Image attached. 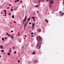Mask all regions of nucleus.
I'll list each match as a JSON object with an SVG mask.
<instances>
[{"mask_svg": "<svg viewBox=\"0 0 64 64\" xmlns=\"http://www.w3.org/2000/svg\"><path fill=\"white\" fill-rule=\"evenodd\" d=\"M13 32V30H12L11 31V32Z\"/></svg>", "mask_w": 64, "mask_h": 64, "instance_id": "473e14b6", "label": "nucleus"}, {"mask_svg": "<svg viewBox=\"0 0 64 64\" xmlns=\"http://www.w3.org/2000/svg\"><path fill=\"white\" fill-rule=\"evenodd\" d=\"M38 32H40L41 31V30L40 29H38Z\"/></svg>", "mask_w": 64, "mask_h": 64, "instance_id": "f8f14e48", "label": "nucleus"}, {"mask_svg": "<svg viewBox=\"0 0 64 64\" xmlns=\"http://www.w3.org/2000/svg\"><path fill=\"white\" fill-rule=\"evenodd\" d=\"M10 8L9 7H7V8H8V9H9Z\"/></svg>", "mask_w": 64, "mask_h": 64, "instance_id": "7c9ffc66", "label": "nucleus"}, {"mask_svg": "<svg viewBox=\"0 0 64 64\" xmlns=\"http://www.w3.org/2000/svg\"><path fill=\"white\" fill-rule=\"evenodd\" d=\"M38 6V5H37L36 6V7H37Z\"/></svg>", "mask_w": 64, "mask_h": 64, "instance_id": "72a5a7b5", "label": "nucleus"}, {"mask_svg": "<svg viewBox=\"0 0 64 64\" xmlns=\"http://www.w3.org/2000/svg\"><path fill=\"white\" fill-rule=\"evenodd\" d=\"M9 15H11V13H9Z\"/></svg>", "mask_w": 64, "mask_h": 64, "instance_id": "58836bf2", "label": "nucleus"}, {"mask_svg": "<svg viewBox=\"0 0 64 64\" xmlns=\"http://www.w3.org/2000/svg\"><path fill=\"white\" fill-rule=\"evenodd\" d=\"M1 56H0V58H1Z\"/></svg>", "mask_w": 64, "mask_h": 64, "instance_id": "e2e57ef3", "label": "nucleus"}, {"mask_svg": "<svg viewBox=\"0 0 64 64\" xmlns=\"http://www.w3.org/2000/svg\"><path fill=\"white\" fill-rule=\"evenodd\" d=\"M14 22V23H16V22L15 21Z\"/></svg>", "mask_w": 64, "mask_h": 64, "instance_id": "5fc2aeb1", "label": "nucleus"}, {"mask_svg": "<svg viewBox=\"0 0 64 64\" xmlns=\"http://www.w3.org/2000/svg\"><path fill=\"white\" fill-rule=\"evenodd\" d=\"M4 38H5V39H6L7 38H6V37H5Z\"/></svg>", "mask_w": 64, "mask_h": 64, "instance_id": "4c0bfd02", "label": "nucleus"}, {"mask_svg": "<svg viewBox=\"0 0 64 64\" xmlns=\"http://www.w3.org/2000/svg\"><path fill=\"white\" fill-rule=\"evenodd\" d=\"M12 38H14V36H12Z\"/></svg>", "mask_w": 64, "mask_h": 64, "instance_id": "a19ab883", "label": "nucleus"}, {"mask_svg": "<svg viewBox=\"0 0 64 64\" xmlns=\"http://www.w3.org/2000/svg\"><path fill=\"white\" fill-rule=\"evenodd\" d=\"M2 41H4V38H2Z\"/></svg>", "mask_w": 64, "mask_h": 64, "instance_id": "0eeeda50", "label": "nucleus"}, {"mask_svg": "<svg viewBox=\"0 0 64 64\" xmlns=\"http://www.w3.org/2000/svg\"><path fill=\"white\" fill-rule=\"evenodd\" d=\"M11 10L12 11H13V9H11Z\"/></svg>", "mask_w": 64, "mask_h": 64, "instance_id": "cd10ccee", "label": "nucleus"}, {"mask_svg": "<svg viewBox=\"0 0 64 64\" xmlns=\"http://www.w3.org/2000/svg\"><path fill=\"white\" fill-rule=\"evenodd\" d=\"M60 14L61 13V12H60Z\"/></svg>", "mask_w": 64, "mask_h": 64, "instance_id": "603ef678", "label": "nucleus"}, {"mask_svg": "<svg viewBox=\"0 0 64 64\" xmlns=\"http://www.w3.org/2000/svg\"><path fill=\"white\" fill-rule=\"evenodd\" d=\"M20 34V33L19 32L18 33V34Z\"/></svg>", "mask_w": 64, "mask_h": 64, "instance_id": "6e6d98bb", "label": "nucleus"}, {"mask_svg": "<svg viewBox=\"0 0 64 64\" xmlns=\"http://www.w3.org/2000/svg\"><path fill=\"white\" fill-rule=\"evenodd\" d=\"M8 56H10V53L9 52H8Z\"/></svg>", "mask_w": 64, "mask_h": 64, "instance_id": "423d86ee", "label": "nucleus"}, {"mask_svg": "<svg viewBox=\"0 0 64 64\" xmlns=\"http://www.w3.org/2000/svg\"><path fill=\"white\" fill-rule=\"evenodd\" d=\"M26 18H27V17L26 16H25V19L26 20Z\"/></svg>", "mask_w": 64, "mask_h": 64, "instance_id": "dca6fc26", "label": "nucleus"}, {"mask_svg": "<svg viewBox=\"0 0 64 64\" xmlns=\"http://www.w3.org/2000/svg\"><path fill=\"white\" fill-rule=\"evenodd\" d=\"M20 3H22V2L21 1H20Z\"/></svg>", "mask_w": 64, "mask_h": 64, "instance_id": "a18cd8bd", "label": "nucleus"}, {"mask_svg": "<svg viewBox=\"0 0 64 64\" xmlns=\"http://www.w3.org/2000/svg\"><path fill=\"white\" fill-rule=\"evenodd\" d=\"M24 22H23V24Z\"/></svg>", "mask_w": 64, "mask_h": 64, "instance_id": "680f3d73", "label": "nucleus"}, {"mask_svg": "<svg viewBox=\"0 0 64 64\" xmlns=\"http://www.w3.org/2000/svg\"><path fill=\"white\" fill-rule=\"evenodd\" d=\"M34 23H33V24H32V26H33V27H34Z\"/></svg>", "mask_w": 64, "mask_h": 64, "instance_id": "39448f33", "label": "nucleus"}, {"mask_svg": "<svg viewBox=\"0 0 64 64\" xmlns=\"http://www.w3.org/2000/svg\"><path fill=\"white\" fill-rule=\"evenodd\" d=\"M24 39H26V38H24Z\"/></svg>", "mask_w": 64, "mask_h": 64, "instance_id": "13d9d810", "label": "nucleus"}, {"mask_svg": "<svg viewBox=\"0 0 64 64\" xmlns=\"http://www.w3.org/2000/svg\"><path fill=\"white\" fill-rule=\"evenodd\" d=\"M45 20L46 21V22L48 23V20H47L46 19H45Z\"/></svg>", "mask_w": 64, "mask_h": 64, "instance_id": "20e7f679", "label": "nucleus"}, {"mask_svg": "<svg viewBox=\"0 0 64 64\" xmlns=\"http://www.w3.org/2000/svg\"><path fill=\"white\" fill-rule=\"evenodd\" d=\"M26 35H25V37H26Z\"/></svg>", "mask_w": 64, "mask_h": 64, "instance_id": "8fccbe9b", "label": "nucleus"}, {"mask_svg": "<svg viewBox=\"0 0 64 64\" xmlns=\"http://www.w3.org/2000/svg\"><path fill=\"white\" fill-rule=\"evenodd\" d=\"M30 20V18H28V21H29Z\"/></svg>", "mask_w": 64, "mask_h": 64, "instance_id": "f3484780", "label": "nucleus"}, {"mask_svg": "<svg viewBox=\"0 0 64 64\" xmlns=\"http://www.w3.org/2000/svg\"><path fill=\"white\" fill-rule=\"evenodd\" d=\"M44 1L42 0H41L40 1V2H43Z\"/></svg>", "mask_w": 64, "mask_h": 64, "instance_id": "6ab92c4d", "label": "nucleus"}, {"mask_svg": "<svg viewBox=\"0 0 64 64\" xmlns=\"http://www.w3.org/2000/svg\"><path fill=\"white\" fill-rule=\"evenodd\" d=\"M40 46H38V49H40Z\"/></svg>", "mask_w": 64, "mask_h": 64, "instance_id": "4468645a", "label": "nucleus"}, {"mask_svg": "<svg viewBox=\"0 0 64 64\" xmlns=\"http://www.w3.org/2000/svg\"><path fill=\"white\" fill-rule=\"evenodd\" d=\"M2 52H4V51L3 50H2Z\"/></svg>", "mask_w": 64, "mask_h": 64, "instance_id": "b1692460", "label": "nucleus"}, {"mask_svg": "<svg viewBox=\"0 0 64 64\" xmlns=\"http://www.w3.org/2000/svg\"><path fill=\"white\" fill-rule=\"evenodd\" d=\"M11 48H10V50H11Z\"/></svg>", "mask_w": 64, "mask_h": 64, "instance_id": "338daca9", "label": "nucleus"}, {"mask_svg": "<svg viewBox=\"0 0 64 64\" xmlns=\"http://www.w3.org/2000/svg\"><path fill=\"white\" fill-rule=\"evenodd\" d=\"M10 24H11V22H10Z\"/></svg>", "mask_w": 64, "mask_h": 64, "instance_id": "0e129e2a", "label": "nucleus"}, {"mask_svg": "<svg viewBox=\"0 0 64 64\" xmlns=\"http://www.w3.org/2000/svg\"><path fill=\"white\" fill-rule=\"evenodd\" d=\"M11 50H9V52H10V53H11Z\"/></svg>", "mask_w": 64, "mask_h": 64, "instance_id": "412c9836", "label": "nucleus"}, {"mask_svg": "<svg viewBox=\"0 0 64 64\" xmlns=\"http://www.w3.org/2000/svg\"><path fill=\"white\" fill-rule=\"evenodd\" d=\"M49 3L51 4H52L54 3V1L52 0H50L49 1Z\"/></svg>", "mask_w": 64, "mask_h": 64, "instance_id": "f03ea898", "label": "nucleus"}, {"mask_svg": "<svg viewBox=\"0 0 64 64\" xmlns=\"http://www.w3.org/2000/svg\"><path fill=\"white\" fill-rule=\"evenodd\" d=\"M26 28V27H25V26H24V28Z\"/></svg>", "mask_w": 64, "mask_h": 64, "instance_id": "864d4df0", "label": "nucleus"}, {"mask_svg": "<svg viewBox=\"0 0 64 64\" xmlns=\"http://www.w3.org/2000/svg\"><path fill=\"white\" fill-rule=\"evenodd\" d=\"M4 16H6V14H5V15H4Z\"/></svg>", "mask_w": 64, "mask_h": 64, "instance_id": "37998d69", "label": "nucleus"}, {"mask_svg": "<svg viewBox=\"0 0 64 64\" xmlns=\"http://www.w3.org/2000/svg\"><path fill=\"white\" fill-rule=\"evenodd\" d=\"M36 39L37 40L38 42V44L39 43H40L41 42H42L41 38L40 36H37L36 38Z\"/></svg>", "mask_w": 64, "mask_h": 64, "instance_id": "f257e3e1", "label": "nucleus"}, {"mask_svg": "<svg viewBox=\"0 0 64 64\" xmlns=\"http://www.w3.org/2000/svg\"><path fill=\"white\" fill-rule=\"evenodd\" d=\"M38 2H40V1H38Z\"/></svg>", "mask_w": 64, "mask_h": 64, "instance_id": "774afa93", "label": "nucleus"}, {"mask_svg": "<svg viewBox=\"0 0 64 64\" xmlns=\"http://www.w3.org/2000/svg\"><path fill=\"white\" fill-rule=\"evenodd\" d=\"M35 52H33L32 53V54H34L35 53Z\"/></svg>", "mask_w": 64, "mask_h": 64, "instance_id": "1a4fd4ad", "label": "nucleus"}, {"mask_svg": "<svg viewBox=\"0 0 64 64\" xmlns=\"http://www.w3.org/2000/svg\"><path fill=\"white\" fill-rule=\"evenodd\" d=\"M31 34H33V33L32 32V33H31Z\"/></svg>", "mask_w": 64, "mask_h": 64, "instance_id": "c03bdc74", "label": "nucleus"}, {"mask_svg": "<svg viewBox=\"0 0 64 64\" xmlns=\"http://www.w3.org/2000/svg\"><path fill=\"white\" fill-rule=\"evenodd\" d=\"M20 42H21V41L20 40Z\"/></svg>", "mask_w": 64, "mask_h": 64, "instance_id": "3c124183", "label": "nucleus"}, {"mask_svg": "<svg viewBox=\"0 0 64 64\" xmlns=\"http://www.w3.org/2000/svg\"><path fill=\"white\" fill-rule=\"evenodd\" d=\"M0 47V48L2 49V47H3L2 46H1Z\"/></svg>", "mask_w": 64, "mask_h": 64, "instance_id": "9d476101", "label": "nucleus"}, {"mask_svg": "<svg viewBox=\"0 0 64 64\" xmlns=\"http://www.w3.org/2000/svg\"><path fill=\"white\" fill-rule=\"evenodd\" d=\"M8 33H6V34L7 35H8Z\"/></svg>", "mask_w": 64, "mask_h": 64, "instance_id": "c756f323", "label": "nucleus"}, {"mask_svg": "<svg viewBox=\"0 0 64 64\" xmlns=\"http://www.w3.org/2000/svg\"><path fill=\"white\" fill-rule=\"evenodd\" d=\"M12 27H13V28H14V26H13Z\"/></svg>", "mask_w": 64, "mask_h": 64, "instance_id": "bf43d9fd", "label": "nucleus"}, {"mask_svg": "<svg viewBox=\"0 0 64 64\" xmlns=\"http://www.w3.org/2000/svg\"><path fill=\"white\" fill-rule=\"evenodd\" d=\"M35 17H32V18L33 19H35Z\"/></svg>", "mask_w": 64, "mask_h": 64, "instance_id": "2eb2a0df", "label": "nucleus"}, {"mask_svg": "<svg viewBox=\"0 0 64 64\" xmlns=\"http://www.w3.org/2000/svg\"><path fill=\"white\" fill-rule=\"evenodd\" d=\"M62 14L63 15L64 14V13H62Z\"/></svg>", "mask_w": 64, "mask_h": 64, "instance_id": "49530a36", "label": "nucleus"}, {"mask_svg": "<svg viewBox=\"0 0 64 64\" xmlns=\"http://www.w3.org/2000/svg\"><path fill=\"white\" fill-rule=\"evenodd\" d=\"M14 53L15 54H16V51H14Z\"/></svg>", "mask_w": 64, "mask_h": 64, "instance_id": "393cba45", "label": "nucleus"}, {"mask_svg": "<svg viewBox=\"0 0 64 64\" xmlns=\"http://www.w3.org/2000/svg\"><path fill=\"white\" fill-rule=\"evenodd\" d=\"M36 21V20L35 19H34V21Z\"/></svg>", "mask_w": 64, "mask_h": 64, "instance_id": "e433bc0d", "label": "nucleus"}, {"mask_svg": "<svg viewBox=\"0 0 64 64\" xmlns=\"http://www.w3.org/2000/svg\"><path fill=\"white\" fill-rule=\"evenodd\" d=\"M12 18H14V15H13L12 16Z\"/></svg>", "mask_w": 64, "mask_h": 64, "instance_id": "ddd939ff", "label": "nucleus"}, {"mask_svg": "<svg viewBox=\"0 0 64 64\" xmlns=\"http://www.w3.org/2000/svg\"><path fill=\"white\" fill-rule=\"evenodd\" d=\"M12 35H11L10 36V38H12Z\"/></svg>", "mask_w": 64, "mask_h": 64, "instance_id": "a878e982", "label": "nucleus"}, {"mask_svg": "<svg viewBox=\"0 0 64 64\" xmlns=\"http://www.w3.org/2000/svg\"><path fill=\"white\" fill-rule=\"evenodd\" d=\"M13 35H14V34H13L12 35V36H13Z\"/></svg>", "mask_w": 64, "mask_h": 64, "instance_id": "de8ad7c7", "label": "nucleus"}, {"mask_svg": "<svg viewBox=\"0 0 64 64\" xmlns=\"http://www.w3.org/2000/svg\"><path fill=\"white\" fill-rule=\"evenodd\" d=\"M31 36H32V37L33 36V35H32Z\"/></svg>", "mask_w": 64, "mask_h": 64, "instance_id": "79ce46f5", "label": "nucleus"}, {"mask_svg": "<svg viewBox=\"0 0 64 64\" xmlns=\"http://www.w3.org/2000/svg\"><path fill=\"white\" fill-rule=\"evenodd\" d=\"M7 14L6 12H5V14Z\"/></svg>", "mask_w": 64, "mask_h": 64, "instance_id": "ea45409f", "label": "nucleus"}, {"mask_svg": "<svg viewBox=\"0 0 64 64\" xmlns=\"http://www.w3.org/2000/svg\"><path fill=\"white\" fill-rule=\"evenodd\" d=\"M16 0H15V2H16Z\"/></svg>", "mask_w": 64, "mask_h": 64, "instance_id": "09e8293b", "label": "nucleus"}, {"mask_svg": "<svg viewBox=\"0 0 64 64\" xmlns=\"http://www.w3.org/2000/svg\"><path fill=\"white\" fill-rule=\"evenodd\" d=\"M34 62H36V61L35 60H34Z\"/></svg>", "mask_w": 64, "mask_h": 64, "instance_id": "2f4dec72", "label": "nucleus"}, {"mask_svg": "<svg viewBox=\"0 0 64 64\" xmlns=\"http://www.w3.org/2000/svg\"><path fill=\"white\" fill-rule=\"evenodd\" d=\"M4 12H6V10H4Z\"/></svg>", "mask_w": 64, "mask_h": 64, "instance_id": "f704fd0d", "label": "nucleus"}, {"mask_svg": "<svg viewBox=\"0 0 64 64\" xmlns=\"http://www.w3.org/2000/svg\"><path fill=\"white\" fill-rule=\"evenodd\" d=\"M49 6L51 8L52 7V5H51L50 4H49Z\"/></svg>", "mask_w": 64, "mask_h": 64, "instance_id": "9b49d317", "label": "nucleus"}, {"mask_svg": "<svg viewBox=\"0 0 64 64\" xmlns=\"http://www.w3.org/2000/svg\"><path fill=\"white\" fill-rule=\"evenodd\" d=\"M29 24H31V23H30V22L29 23Z\"/></svg>", "mask_w": 64, "mask_h": 64, "instance_id": "c85d7f7f", "label": "nucleus"}, {"mask_svg": "<svg viewBox=\"0 0 64 64\" xmlns=\"http://www.w3.org/2000/svg\"><path fill=\"white\" fill-rule=\"evenodd\" d=\"M24 26H25V27H26V26L27 25V24L26 23L25 24V23H24Z\"/></svg>", "mask_w": 64, "mask_h": 64, "instance_id": "7ed1b4c3", "label": "nucleus"}, {"mask_svg": "<svg viewBox=\"0 0 64 64\" xmlns=\"http://www.w3.org/2000/svg\"><path fill=\"white\" fill-rule=\"evenodd\" d=\"M38 44H38H38H37V45H36V48H37Z\"/></svg>", "mask_w": 64, "mask_h": 64, "instance_id": "a211bd4d", "label": "nucleus"}, {"mask_svg": "<svg viewBox=\"0 0 64 64\" xmlns=\"http://www.w3.org/2000/svg\"><path fill=\"white\" fill-rule=\"evenodd\" d=\"M20 62V60H18V62Z\"/></svg>", "mask_w": 64, "mask_h": 64, "instance_id": "aec40b11", "label": "nucleus"}, {"mask_svg": "<svg viewBox=\"0 0 64 64\" xmlns=\"http://www.w3.org/2000/svg\"><path fill=\"white\" fill-rule=\"evenodd\" d=\"M46 1H49V0H46Z\"/></svg>", "mask_w": 64, "mask_h": 64, "instance_id": "052dcab7", "label": "nucleus"}, {"mask_svg": "<svg viewBox=\"0 0 64 64\" xmlns=\"http://www.w3.org/2000/svg\"><path fill=\"white\" fill-rule=\"evenodd\" d=\"M19 1V0H16V1L17 2H18Z\"/></svg>", "mask_w": 64, "mask_h": 64, "instance_id": "c9c22d12", "label": "nucleus"}, {"mask_svg": "<svg viewBox=\"0 0 64 64\" xmlns=\"http://www.w3.org/2000/svg\"><path fill=\"white\" fill-rule=\"evenodd\" d=\"M10 36V34L8 35V36Z\"/></svg>", "mask_w": 64, "mask_h": 64, "instance_id": "5701e85b", "label": "nucleus"}, {"mask_svg": "<svg viewBox=\"0 0 64 64\" xmlns=\"http://www.w3.org/2000/svg\"><path fill=\"white\" fill-rule=\"evenodd\" d=\"M26 20L25 19H24V20H23V22H24V21H26Z\"/></svg>", "mask_w": 64, "mask_h": 64, "instance_id": "6e6552de", "label": "nucleus"}, {"mask_svg": "<svg viewBox=\"0 0 64 64\" xmlns=\"http://www.w3.org/2000/svg\"><path fill=\"white\" fill-rule=\"evenodd\" d=\"M11 6V4H9V6Z\"/></svg>", "mask_w": 64, "mask_h": 64, "instance_id": "4be33fe9", "label": "nucleus"}, {"mask_svg": "<svg viewBox=\"0 0 64 64\" xmlns=\"http://www.w3.org/2000/svg\"><path fill=\"white\" fill-rule=\"evenodd\" d=\"M62 14H60V16H62Z\"/></svg>", "mask_w": 64, "mask_h": 64, "instance_id": "69168bd1", "label": "nucleus"}, {"mask_svg": "<svg viewBox=\"0 0 64 64\" xmlns=\"http://www.w3.org/2000/svg\"><path fill=\"white\" fill-rule=\"evenodd\" d=\"M15 47H13V49H15Z\"/></svg>", "mask_w": 64, "mask_h": 64, "instance_id": "bb28decb", "label": "nucleus"}, {"mask_svg": "<svg viewBox=\"0 0 64 64\" xmlns=\"http://www.w3.org/2000/svg\"><path fill=\"white\" fill-rule=\"evenodd\" d=\"M32 28H34V27H32Z\"/></svg>", "mask_w": 64, "mask_h": 64, "instance_id": "4d7b16f0", "label": "nucleus"}]
</instances>
